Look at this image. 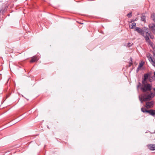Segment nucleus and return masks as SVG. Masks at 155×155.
<instances>
[{
  "mask_svg": "<svg viewBox=\"0 0 155 155\" xmlns=\"http://www.w3.org/2000/svg\"><path fill=\"white\" fill-rule=\"evenodd\" d=\"M38 59L37 57L35 56H33L30 61L31 63H33L37 61Z\"/></svg>",
  "mask_w": 155,
  "mask_h": 155,
  "instance_id": "nucleus-9",
  "label": "nucleus"
},
{
  "mask_svg": "<svg viewBox=\"0 0 155 155\" xmlns=\"http://www.w3.org/2000/svg\"><path fill=\"white\" fill-rule=\"evenodd\" d=\"M153 54L154 55H155V52H153Z\"/></svg>",
  "mask_w": 155,
  "mask_h": 155,
  "instance_id": "nucleus-21",
  "label": "nucleus"
},
{
  "mask_svg": "<svg viewBox=\"0 0 155 155\" xmlns=\"http://www.w3.org/2000/svg\"><path fill=\"white\" fill-rule=\"evenodd\" d=\"M135 30L138 33L144 37L146 41L149 43L150 45H152V43L148 38L149 34V31L148 30V28L146 27H143V29L140 28L135 27L134 28Z\"/></svg>",
  "mask_w": 155,
  "mask_h": 155,
  "instance_id": "nucleus-1",
  "label": "nucleus"
},
{
  "mask_svg": "<svg viewBox=\"0 0 155 155\" xmlns=\"http://www.w3.org/2000/svg\"><path fill=\"white\" fill-rule=\"evenodd\" d=\"M154 75L155 76V72H154Z\"/></svg>",
  "mask_w": 155,
  "mask_h": 155,
  "instance_id": "nucleus-23",
  "label": "nucleus"
},
{
  "mask_svg": "<svg viewBox=\"0 0 155 155\" xmlns=\"http://www.w3.org/2000/svg\"><path fill=\"white\" fill-rule=\"evenodd\" d=\"M143 65V64L142 63H140L139 65L138 66V69H139V68L141 67Z\"/></svg>",
  "mask_w": 155,
  "mask_h": 155,
  "instance_id": "nucleus-19",
  "label": "nucleus"
},
{
  "mask_svg": "<svg viewBox=\"0 0 155 155\" xmlns=\"http://www.w3.org/2000/svg\"><path fill=\"white\" fill-rule=\"evenodd\" d=\"M2 10V9H1V8H0V13H1V12Z\"/></svg>",
  "mask_w": 155,
  "mask_h": 155,
  "instance_id": "nucleus-22",
  "label": "nucleus"
},
{
  "mask_svg": "<svg viewBox=\"0 0 155 155\" xmlns=\"http://www.w3.org/2000/svg\"><path fill=\"white\" fill-rule=\"evenodd\" d=\"M148 27L152 33L154 34H155V24L154 23L150 24L149 25Z\"/></svg>",
  "mask_w": 155,
  "mask_h": 155,
  "instance_id": "nucleus-6",
  "label": "nucleus"
},
{
  "mask_svg": "<svg viewBox=\"0 0 155 155\" xmlns=\"http://www.w3.org/2000/svg\"><path fill=\"white\" fill-rule=\"evenodd\" d=\"M145 17L144 16L142 15V16L141 17V21H145Z\"/></svg>",
  "mask_w": 155,
  "mask_h": 155,
  "instance_id": "nucleus-15",
  "label": "nucleus"
},
{
  "mask_svg": "<svg viewBox=\"0 0 155 155\" xmlns=\"http://www.w3.org/2000/svg\"><path fill=\"white\" fill-rule=\"evenodd\" d=\"M149 148L152 150H155V144H150L148 146Z\"/></svg>",
  "mask_w": 155,
  "mask_h": 155,
  "instance_id": "nucleus-10",
  "label": "nucleus"
},
{
  "mask_svg": "<svg viewBox=\"0 0 155 155\" xmlns=\"http://www.w3.org/2000/svg\"><path fill=\"white\" fill-rule=\"evenodd\" d=\"M151 76L150 73H147L144 74V78L142 80V84H144V82H146V80L148 78H150Z\"/></svg>",
  "mask_w": 155,
  "mask_h": 155,
  "instance_id": "nucleus-5",
  "label": "nucleus"
},
{
  "mask_svg": "<svg viewBox=\"0 0 155 155\" xmlns=\"http://www.w3.org/2000/svg\"><path fill=\"white\" fill-rule=\"evenodd\" d=\"M153 104V102L152 101L148 102L146 103V107L147 108H150L151 107V105Z\"/></svg>",
  "mask_w": 155,
  "mask_h": 155,
  "instance_id": "nucleus-8",
  "label": "nucleus"
},
{
  "mask_svg": "<svg viewBox=\"0 0 155 155\" xmlns=\"http://www.w3.org/2000/svg\"><path fill=\"white\" fill-rule=\"evenodd\" d=\"M149 94L150 95L151 97V98H152L155 96V93H154L151 92L150 94Z\"/></svg>",
  "mask_w": 155,
  "mask_h": 155,
  "instance_id": "nucleus-14",
  "label": "nucleus"
},
{
  "mask_svg": "<svg viewBox=\"0 0 155 155\" xmlns=\"http://www.w3.org/2000/svg\"><path fill=\"white\" fill-rule=\"evenodd\" d=\"M136 25V23L135 22H133L132 23L131 25H130L129 26V28L131 29L135 28V26Z\"/></svg>",
  "mask_w": 155,
  "mask_h": 155,
  "instance_id": "nucleus-11",
  "label": "nucleus"
},
{
  "mask_svg": "<svg viewBox=\"0 0 155 155\" xmlns=\"http://www.w3.org/2000/svg\"><path fill=\"white\" fill-rule=\"evenodd\" d=\"M151 17L153 21L155 22V13L152 14Z\"/></svg>",
  "mask_w": 155,
  "mask_h": 155,
  "instance_id": "nucleus-12",
  "label": "nucleus"
},
{
  "mask_svg": "<svg viewBox=\"0 0 155 155\" xmlns=\"http://www.w3.org/2000/svg\"><path fill=\"white\" fill-rule=\"evenodd\" d=\"M138 69V68H137V71H138V69Z\"/></svg>",
  "mask_w": 155,
  "mask_h": 155,
  "instance_id": "nucleus-24",
  "label": "nucleus"
},
{
  "mask_svg": "<svg viewBox=\"0 0 155 155\" xmlns=\"http://www.w3.org/2000/svg\"><path fill=\"white\" fill-rule=\"evenodd\" d=\"M146 83L144 82V84H142L143 85L141 88L143 92H145L147 91H150L152 89V85L149 84H146Z\"/></svg>",
  "mask_w": 155,
  "mask_h": 155,
  "instance_id": "nucleus-2",
  "label": "nucleus"
},
{
  "mask_svg": "<svg viewBox=\"0 0 155 155\" xmlns=\"http://www.w3.org/2000/svg\"><path fill=\"white\" fill-rule=\"evenodd\" d=\"M139 87V85L137 86V87Z\"/></svg>",
  "mask_w": 155,
  "mask_h": 155,
  "instance_id": "nucleus-25",
  "label": "nucleus"
},
{
  "mask_svg": "<svg viewBox=\"0 0 155 155\" xmlns=\"http://www.w3.org/2000/svg\"><path fill=\"white\" fill-rule=\"evenodd\" d=\"M148 34H149V36H148V38H149V37L150 36V38H151V39H153L154 38V36L153 35H150V33H149L148 32Z\"/></svg>",
  "mask_w": 155,
  "mask_h": 155,
  "instance_id": "nucleus-18",
  "label": "nucleus"
},
{
  "mask_svg": "<svg viewBox=\"0 0 155 155\" xmlns=\"http://www.w3.org/2000/svg\"><path fill=\"white\" fill-rule=\"evenodd\" d=\"M144 96L146 97H145L144 96H142V99H141V98H140V101H141V103H142L143 102L142 100L143 101H149L151 100L152 99L151 98V96H150V95L149 94H148V95L145 94V95Z\"/></svg>",
  "mask_w": 155,
  "mask_h": 155,
  "instance_id": "nucleus-3",
  "label": "nucleus"
},
{
  "mask_svg": "<svg viewBox=\"0 0 155 155\" xmlns=\"http://www.w3.org/2000/svg\"><path fill=\"white\" fill-rule=\"evenodd\" d=\"M130 60L131 62H130V63H129V67L131 66L133 64V63H132V58L131 57H130Z\"/></svg>",
  "mask_w": 155,
  "mask_h": 155,
  "instance_id": "nucleus-16",
  "label": "nucleus"
},
{
  "mask_svg": "<svg viewBox=\"0 0 155 155\" xmlns=\"http://www.w3.org/2000/svg\"><path fill=\"white\" fill-rule=\"evenodd\" d=\"M147 57L149 61L151 63L152 65L155 67V61H153L151 57V54L148 53L147 54Z\"/></svg>",
  "mask_w": 155,
  "mask_h": 155,
  "instance_id": "nucleus-4",
  "label": "nucleus"
},
{
  "mask_svg": "<svg viewBox=\"0 0 155 155\" xmlns=\"http://www.w3.org/2000/svg\"><path fill=\"white\" fill-rule=\"evenodd\" d=\"M154 90H155V88H154Z\"/></svg>",
  "mask_w": 155,
  "mask_h": 155,
  "instance_id": "nucleus-26",
  "label": "nucleus"
},
{
  "mask_svg": "<svg viewBox=\"0 0 155 155\" xmlns=\"http://www.w3.org/2000/svg\"><path fill=\"white\" fill-rule=\"evenodd\" d=\"M147 113H148L150 114L153 116L155 114V110H147V111H146Z\"/></svg>",
  "mask_w": 155,
  "mask_h": 155,
  "instance_id": "nucleus-7",
  "label": "nucleus"
},
{
  "mask_svg": "<svg viewBox=\"0 0 155 155\" xmlns=\"http://www.w3.org/2000/svg\"><path fill=\"white\" fill-rule=\"evenodd\" d=\"M141 111L143 112V113H146V111H147V110L144 107H142L141 109Z\"/></svg>",
  "mask_w": 155,
  "mask_h": 155,
  "instance_id": "nucleus-13",
  "label": "nucleus"
},
{
  "mask_svg": "<svg viewBox=\"0 0 155 155\" xmlns=\"http://www.w3.org/2000/svg\"><path fill=\"white\" fill-rule=\"evenodd\" d=\"M132 44L131 43L128 42L127 45V47H130L131 46Z\"/></svg>",
  "mask_w": 155,
  "mask_h": 155,
  "instance_id": "nucleus-20",
  "label": "nucleus"
},
{
  "mask_svg": "<svg viewBox=\"0 0 155 155\" xmlns=\"http://www.w3.org/2000/svg\"><path fill=\"white\" fill-rule=\"evenodd\" d=\"M132 16V14L131 12H130L127 15V16L129 18H130Z\"/></svg>",
  "mask_w": 155,
  "mask_h": 155,
  "instance_id": "nucleus-17",
  "label": "nucleus"
}]
</instances>
